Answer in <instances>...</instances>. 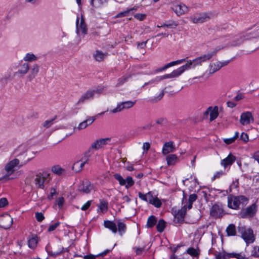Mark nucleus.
Masks as SVG:
<instances>
[{"mask_svg": "<svg viewBox=\"0 0 259 259\" xmlns=\"http://www.w3.org/2000/svg\"><path fill=\"white\" fill-rule=\"evenodd\" d=\"M104 226L111 230L113 233H115L117 232V227L116 224L110 221H104Z\"/></svg>", "mask_w": 259, "mask_h": 259, "instance_id": "nucleus-30", "label": "nucleus"}, {"mask_svg": "<svg viewBox=\"0 0 259 259\" xmlns=\"http://www.w3.org/2000/svg\"><path fill=\"white\" fill-rule=\"evenodd\" d=\"M110 141L111 138H110L97 140L92 143L91 148L96 150L99 149L107 144Z\"/></svg>", "mask_w": 259, "mask_h": 259, "instance_id": "nucleus-15", "label": "nucleus"}, {"mask_svg": "<svg viewBox=\"0 0 259 259\" xmlns=\"http://www.w3.org/2000/svg\"><path fill=\"white\" fill-rule=\"evenodd\" d=\"M219 50V49H215L213 51L197 57L192 61H188L187 63L182 66L184 71L192 67L194 68L197 66L201 65L203 62L209 60L213 56L215 55Z\"/></svg>", "mask_w": 259, "mask_h": 259, "instance_id": "nucleus-1", "label": "nucleus"}, {"mask_svg": "<svg viewBox=\"0 0 259 259\" xmlns=\"http://www.w3.org/2000/svg\"><path fill=\"white\" fill-rule=\"evenodd\" d=\"M163 95H164V91H162L157 97H154V98L152 99V100L155 102L159 101L160 100H161L162 99Z\"/></svg>", "mask_w": 259, "mask_h": 259, "instance_id": "nucleus-61", "label": "nucleus"}, {"mask_svg": "<svg viewBox=\"0 0 259 259\" xmlns=\"http://www.w3.org/2000/svg\"><path fill=\"white\" fill-rule=\"evenodd\" d=\"M247 39L256 38L259 36V22L244 31Z\"/></svg>", "mask_w": 259, "mask_h": 259, "instance_id": "nucleus-9", "label": "nucleus"}, {"mask_svg": "<svg viewBox=\"0 0 259 259\" xmlns=\"http://www.w3.org/2000/svg\"><path fill=\"white\" fill-rule=\"evenodd\" d=\"M172 9L178 16L182 15L188 11V8L183 4L174 6Z\"/></svg>", "mask_w": 259, "mask_h": 259, "instance_id": "nucleus-19", "label": "nucleus"}, {"mask_svg": "<svg viewBox=\"0 0 259 259\" xmlns=\"http://www.w3.org/2000/svg\"><path fill=\"white\" fill-rule=\"evenodd\" d=\"M252 255L255 257L259 258V246H255L252 251Z\"/></svg>", "mask_w": 259, "mask_h": 259, "instance_id": "nucleus-51", "label": "nucleus"}, {"mask_svg": "<svg viewBox=\"0 0 259 259\" xmlns=\"http://www.w3.org/2000/svg\"><path fill=\"white\" fill-rule=\"evenodd\" d=\"M132 10V9H129V10L125 11L124 12H120V13H118L116 15V17L118 18V17H121L126 16L127 15V14H128L130 11H131Z\"/></svg>", "mask_w": 259, "mask_h": 259, "instance_id": "nucleus-56", "label": "nucleus"}, {"mask_svg": "<svg viewBox=\"0 0 259 259\" xmlns=\"http://www.w3.org/2000/svg\"><path fill=\"white\" fill-rule=\"evenodd\" d=\"M114 178L117 180L120 185L124 186L126 184V181L125 179H124L120 174H115L114 175Z\"/></svg>", "mask_w": 259, "mask_h": 259, "instance_id": "nucleus-39", "label": "nucleus"}, {"mask_svg": "<svg viewBox=\"0 0 259 259\" xmlns=\"http://www.w3.org/2000/svg\"><path fill=\"white\" fill-rule=\"evenodd\" d=\"M136 103V102L131 101H125L120 103L117 105V106L114 109L110 111V113L115 114L117 112H120L123 110L128 109L133 107Z\"/></svg>", "mask_w": 259, "mask_h": 259, "instance_id": "nucleus-8", "label": "nucleus"}, {"mask_svg": "<svg viewBox=\"0 0 259 259\" xmlns=\"http://www.w3.org/2000/svg\"><path fill=\"white\" fill-rule=\"evenodd\" d=\"M240 139L245 142H247L249 140L248 136L247 134L242 133L240 136Z\"/></svg>", "mask_w": 259, "mask_h": 259, "instance_id": "nucleus-57", "label": "nucleus"}, {"mask_svg": "<svg viewBox=\"0 0 259 259\" xmlns=\"http://www.w3.org/2000/svg\"><path fill=\"white\" fill-rule=\"evenodd\" d=\"M92 189L90 182L88 180L83 181L79 187V190L84 193H89Z\"/></svg>", "mask_w": 259, "mask_h": 259, "instance_id": "nucleus-22", "label": "nucleus"}, {"mask_svg": "<svg viewBox=\"0 0 259 259\" xmlns=\"http://www.w3.org/2000/svg\"><path fill=\"white\" fill-rule=\"evenodd\" d=\"M107 56V53H104L102 51L97 50L93 54V57L96 61L101 62Z\"/></svg>", "mask_w": 259, "mask_h": 259, "instance_id": "nucleus-29", "label": "nucleus"}, {"mask_svg": "<svg viewBox=\"0 0 259 259\" xmlns=\"http://www.w3.org/2000/svg\"><path fill=\"white\" fill-rule=\"evenodd\" d=\"M210 214L211 216L215 218L221 217L223 214V209L219 205L214 204L211 208Z\"/></svg>", "mask_w": 259, "mask_h": 259, "instance_id": "nucleus-18", "label": "nucleus"}, {"mask_svg": "<svg viewBox=\"0 0 259 259\" xmlns=\"http://www.w3.org/2000/svg\"><path fill=\"white\" fill-rule=\"evenodd\" d=\"M91 202L92 201H88L81 207V209L83 211L87 210L90 207L91 205Z\"/></svg>", "mask_w": 259, "mask_h": 259, "instance_id": "nucleus-58", "label": "nucleus"}, {"mask_svg": "<svg viewBox=\"0 0 259 259\" xmlns=\"http://www.w3.org/2000/svg\"><path fill=\"white\" fill-rule=\"evenodd\" d=\"M236 157L232 154H230L226 158L221 161V164L225 168L228 166L231 165L233 162L236 160Z\"/></svg>", "mask_w": 259, "mask_h": 259, "instance_id": "nucleus-23", "label": "nucleus"}, {"mask_svg": "<svg viewBox=\"0 0 259 259\" xmlns=\"http://www.w3.org/2000/svg\"><path fill=\"white\" fill-rule=\"evenodd\" d=\"M30 67L28 63H21L18 66V71L16 73L21 75H25L29 70Z\"/></svg>", "mask_w": 259, "mask_h": 259, "instance_id": "nucleus-26", "label": "nucleus"}, {"mask_svg": "<svg viewBox=\"0 0 259 259\" xmlns=\"http://www.w3.org/2000/svg\"><path fill=\"white\" fill-rule=\"evenodd\" d=\"M248 199L244 196H229L228 197V206L229 208L237 209L240 204L246 202Z\"/></svg>", "mask_w": 259, "mask_h": 259, "instance_id": "nucleus-4", "label": "nucleus"}, {"mask_svg": "<svg viewBox=\"0 0 259 259\" xmlns=\"http://www.w3.org/2000/svg\"><path fill=\"white\" fill-rule=\"evenodd\" d=\"M134 17L138 20L142 21V20H144L145 18H146V15L145 14H136L134 16Z\"/></svg>", "mask_w": 259, "mask_h": 259, "instance_id": "nucleus-59", "label": "nucleus"}, {"mask_svg": "<svg viewBox=\"0 0 259 259\" xmlns=\"http://www.w3.org/2000/svg\"><path fill=\"white\" fill-rule=\"evenodd\" d=\"M254 159L259 163V151L255 152L253 154Z\"/></svg>", "mask_w": 259, "mask_h": 259, "instance_id": "nucleus-64", "label": "nucleus"}, {"mask_svg": "<svg viewBox=\"0 0 259 259\" xmlns=\"http://www.w3.org/2000/svg\"><path fill=\"white\" fill-rule=\"evenodd\" d=\"M218 107L217 106H215L213 108L211 107V110L210 112V121H212L214 120L218 117Z\"/></svg>", "mask_w": 259, "mask_h": 259, "instance_id": "nucleus-31", "label": "nucleus"}, {"mask_svg": "<svg viewBox=\"0 0 259 259\" xmlns=\"http://www.w3.org/2000/svg\"><path fill=\"white\" fill-rule=\"evenodd\" d=\"M33 157L29 158L26 160H24L23 162H22L20 164V160L17 158H15L10 162H9L5 166V170L7 172V174L5 175L1 179H7L9 177L13 174L15 171L14 168L18 166L19 167L22 166L23 165L26 164L27 162L30 161Z\"/></svg>", "mask_w": 259, "mask_h": 259, "instance_id": "nucleus-2", "label": "nucleus"}, {"mask_svg": "<svg viewBox=\"0 0 259 259\" xmlns=\"http://www.w3.org/2000/svg\"><path fill=\"white\" fill-rule=\"evenodd\" d=\"M241 236L246 243H251L254 240L253 231L251 229H244L241 232Z\"/></svg>", "mask_w": 259, "mask_h": 259, "instance_id": "nucleus-13", "label": "nucleus"}, {"mask_svg": "<svg viewBox=\"0 0 259 259\" xmlns=\"http://www.w3.org/2000/svg\"><path fill=\"white\" fill-rule=\"evenodd\" d=\"M187 253L193 256H197L198 255V252L194 248H189L187 251Z\"/></svg>", "mask_w": 259, "mask_h": 259, "instance_id": "nucleus-48", "label": "nucleus"}, {"mask_svg": "<svg viewBox=\"0 0 259 259\" xmlns=\"http://www.w3.org/2000/svg\"><path fill=\"white\" fill-rule=\"evenodd\" d=\"M24 60L27 62H32L37 60V57L33 54L28 53L24 58Z\"/></svg>", "mask_w": 259, "mask_h": 259, "instance_id": "nucleus-38", "label": "nucleus"}, {"mask_svg": "<svg viewBox=\"0 0 259 259\" xmlns=\"http://www.w3.org/2000/svg\"><path fill=\"white\" fill-rule=\"evenodd\" d=\"M13 224V219L9 214L0 217V225L5 229H9Z\"/></svg>", "mask_w": 259, "mask_h": 259, "instance_id": "nucleus-11", "label": "nucleus"}, {"mask_svg": "<svg viewBox=\"0 0 259 259\" xmlns=\"http://www.w3.org/2000/svg\"><path fill=\"white\" fill-rule=\"evenodd\" d=\"M176 148L172 141L165 142L162 147V153L166 155L176 151Z\"/></svg>", "mask_w": 259, "mask_h": 259, "instance_id": "nucleus-16", "label": "nucleus"}, {"mask_svg": "<svg viewBox=\"0 0 259 259\" xmlns=\"http://www.w3.org/2000/svg\"><path fill=\"white\" fill-rule=\"evenodd\" d=\"M229 257H234L236 258L237 259H247V258L245 256V255L242 253H229L228 254Z\"/></svg>", "mask_w": 259, "mask_h": 259, "instance_id": "nucleus-34", "label": "nucleus"}, {"mask_svg": "<svg viewBox=\"0 0 259 259\" xmlns=\"http://www.w3.org/2000/svg\"><path fill=\"white\" fill-rule=\"evenodd\" d=\"M99 208L102 212L106 211L108 208L107 203L104 201H101L100 203Z\"/></svg>", "mask_w": 259, "mask_h": 259, "instance_id": "nucleus-49", "label": "nucleus"}, {"mask_svg": "<svg viewBox=\"0 0 259 259\" xmlns=\"http://www.w3.org/2000/svg\"><path fill=\"white\" fill-rule=\"evenodd\" d=\"M157 222V219L154 215L150 216L147 220V227L148 228H152L156 225Z\"/></svg>", "mask_w": 259, "mask_h": 259, "instance_id": "nucleus-33", "label": "nucleus"}, {"mask_svg": "<svg viewBox=\"0 0 259 259\" xmlns=\"http://www.w3.org/2000/svg\"><path fill=\"white\" fill-rule=\"evenodd\" d=\"M64 248L63 247H59L58 250H56L55 249H54L53 250L49 251H48L49 253L53 256H56L58 255H60L64 251Z\"/></svg>", "mask_w": 259, "mask_h": 259, "instance_id": "nucleus-37", "label": "nucleus"}, {"mask_svg": "<svg viewBox=\"0 0 259 259\" xmlns=\"http://www.w3.org/2000/svg\"><path fill=\"white\" fill-rule=\"evenodd\" d=\"M238 135L239 133L238 132H235V135L233 137L229 139H224V141L226 144L228 145L232 144L238 137Z\"/></svg>", "mask_w": 259, "mask_h": 259, "instance_id": "nucleus-40", "label": "nucleus"}, {"mask_svg": "<svg viewBox=\"0 0 259 259\" xmlns=\"http://www.w3.org/2000/svg\"><path fill=\"white\" fill-rule=\"evenodd\" d=\"M64 202V199L63 197H59L57 200L56 204L58 205V206L61 208Z\"/></svg>", "mask_w": 259, "mask_h": 259, "instance_id": "nucleus-53", "label": "nucleus"}, {"mask_svg": "<svg viewBox=\"0 0 259 259\" xmlns=\"http://www.w3.org/2000/svg\"><path fill=\"white\" fill-rule=\"evenodd\" d=\"M229 63V61L224 62L217 61L210 64V72L211 73L220 70L222 67L227 65Z\"/></svg>", "mask_w": 259, "mask_h": 259, "instance_id": "nucleus-17", "label": "nucleus"}, {"mask_svg": "<svg viewBox=\"0 0 259 259\" xmlns=\"http://www.w3.org/2000/svg\"><path fill=\"white\" fill-rule=\"evenodd\" d=\"M50 174L47 171L37 173L34 178L33 181L37 189H44L46 183L50 180Z\"/></svg>", "mask_w": 259, "mask_h": 259, "instance_id": "nucleus-3", "label": "nucleus"}, {"mask_svg": "<svg viewBox=\"0 0 259 259\" xmlns=\"http://www.w3.org/2000/svg\"><path fill=\"white\" fill-rule=\"evenodd\" d=\"M101 0H91V4L94 7H98L101 5Z\"/></svg>", "mask_w": 259, "mask_h": 259, "instance_id": "nucleus-52", "label": "nucleus"}, {"mask_svg": "<svg viewBox=\"0 0 259 259\" xmlns=\"http://www.w3.org/2000/svg\"><path fill=\"white\" fill-rule=\"evenodd\" d=\"M85 163L86 161H82L81 160L77 161L73 164L72 169L76 172H79L82 170Z\"/></svg>", "mask_w": 259, "mask_h": 259, "instance_id": "nucleus-28", "label": "nucleus"}, {"mask_svg": "<svg viewBox=\"0 0 259 259\" xmlns=\"http://www.w3.org/2000/svg\"><path fill=\"white\" fill-rule=\"evenodd\" d=\"M95 95V92L93 90H89L86 93L83 94L79 99L76 104L79 105L84 102L85 101L92 99L94 98Z\"/></svg>", "mask_w": 259, "mask_h": 259, "instance_id": "nucleus-21", "label": "nucleus"}, {"mask_svg": "<svg viewBox=\"0 0 259 259\" xmlns=\"http://www.w3.org/2000/svg\"><path fill=\"white\" fill-rule=\"evenodd\" d=\"M35 217L38 222H41L44 219V216L43 214L41 212H36L35 213Z\"/></svg>", "mask_w": 259, "mask_h": 259, "instance_id": "nucleus-54", "label": "nucleus"}, {"mask_svg": "<svg viewBox=\"0 0 259 259\" xmlns=\"http://www.w3.org/2000/svg\"><path fill=\"white\" fill-rule=\"evenodd\" d=\"M256 211L257 205L256 204L254 203L249 207L242 209L239 215L242 218L252 217L256 213Z\"/></svg>", "mask_w": 259, "mask_h": 259, "instance_id": "nucleus-10", "label": "nucleus"}, {"mask_svg": "<svg viewBox=\"0 0 259 259\" xmlns=\"http://www.w3.org/2000/svg\"><path fill=\"white\" fill-rule=\"evenodd\" d=\"M165 228V222L163 220H160L156 226V228L159 232H162L163 231Z\"/></svg>", "mask_w": 259, "mask_h": 259, "instance_id": "nucleus-35", "label": "nucleus"}, {"mask_svg": "<svg viewBox=\"0 0 259 259\" xmlns=\"http://www.w3.org/2000/svg\"><path fill=\"white\" fill-rule=\"evenodd\" d=\"M167 164L168 165H174L178 161V157L176 154H168L166 157Z\"/></svg>", "mask_w": 259, "mask_h": 259, "instance_id": "nucleus-27", "label": "nucleus"}, {"mask_svg": "<svg viewBox=\"0 0 259 259\" xmlns=\"http://www.w3.org/2000/svg\"><path fill=\"white\" fill-rule=\"evenodd\" d=\"M197 199V196L195 194H193L190 195L189 200H188V205L187 206V208L188 209H191L192 207V204L193 202L196 201Z\"/></svg>", "mask_w": 259, "mask_h": 259, "instance_id": "nucleus-36", "label": "nucleus"}, {"mask_svg": "<svg viewBox=\"0 0 259 259\" xmlns=\"http://www.w3.org/2000/svg\"><path fill=\"white\" fill-rule=\"evenodd\" d=\"M153 198H154V197H153V196L150 192L147 193V197H146L147 202H148L150 203L151 202H152V201Z\"/></svg>", "mask_w": 259, "mask_h": 259, "instance_id": "nucleus-62", "label": "nucleus"}, {"mask_svg": "<svg viewBox=\"0 0 259 259\" xmlns=\"http://www.w3.org/2000/svg\"><path fill=\"white\" fill-rule=\"evenodd\" d=\"M150 204L154 205L155 207L157 208L160 207L162 204L160 200L157 197L154 198L152 201V202H151Z\"/></svg>", "mask_w": 259, "mask_h": 259, "instance_id": "nucleus-47", "label": "nucleus"}, {"mask_svg": "<svg viewBox=\"0 0 259 259\" xmlns=\"http://www.w3.org/2000/svg\"><path fill=\"white\" fill-rule=\"evenodd\" d=\"M56 194V191L54 188H52L50 194L48 196L49 200H52L53 198V196Z\"/></svg>", "mask_w": 259, "mask_h": 259, "instance_id": "nucleus-63", "label": "nucleus"}, {"mask_svg": "<svg viewBox=\"0 0 259 259\" xmlns=\"http://www.w3.org/2000/svg\"><path fill=\"white\" fill-rule=\"evenodd\" d=\"M130 77V75H126L121 77L119 78L118 80V83L116 84V86H119L122 84L124 82L127 81V79Z\"/></svg>", "mask_w": 259, "mask_h": 259, "instance_id": "nucleus-46", "label": "nucleus"}, {"mask_svg": "<svg viewBox=\"0 0 259 259\" xmlns=\"http://www.w3.org/2000/svg\"><path fill=\"white\" fill-rule=\"evenodd\" d=\"M37 243V238L35 237H32L28 240V246L30 248H34Z\"/></svg>", "mask_w": 259, "mask_h": 259, "instance_id": "nucleus-42", "label": "nucleus"}, {"mask_svg": "<svg viewBox=\"0 0 259 259\" xmlns=\"http://www.w3.org/2000/svg\"><path fill=\"white\" fill-rule=\"evenodd\" d=\"M184 71V68L182 66H181L178 69L174 70L171 73L169 74L156 77L154 79L151 80L149 81L148 82L145 83L144 84V85H146L149 83H153L155 81H158L164 79L177 77L180 75Z\"/></svg>", "mask_w": 259, "mask_h": 259, "instance_id": "nucleus-5", "label": "nucleus"}, {"mask_svg": "<svg viewBox=\"0 0 259 259\" xmlns=\"http://www.w3.org/2000/svg\"><path fill=\"white\" fill-rule=\"evenodd\" d=\"M226 232L228 236H235L236 233L235 226L230 224L226 229Z\"/></svg>", "mask_w": 259, "mask_h": 259, "instance_id": "nucleus-32", "label": "nucleus"}, {"mask_svg": "<svg viewBox=\"0 0 259 259\" xmlns=\"http://www.w3.org/2000/svg\"><path fill=\"white\" fill-rule=\"evenodd\" d=\"M187 206L184 205L182 208L175 215V221L180 223L184 221V217L186 213Z\"/></svg>", "mask_w": 259, "mask_h": 259, "instance_id": "nucleus-20", "label": "nucleus"}, {"mask_svg": "<svg viewBox=\"0 0 259 259\" xmlns=\"http://www.w3.org/2000/svg\"><path fill=\"white\" fill-rule=\"evenodd\" d=\"M79 23V18H77L76 20V27H77V32H78L79 31H81L82 33L85 34L87 33L88 29L87 28L86 24L84 22V20L83 18L82 17L80 21V23L79 25H78Z\"/></svg>", "mask_w": 259, "mask_h": 259, "instance_id": "nucleus-25", "label": "nucleus"}, {"mask_svg": "<svg viewBox=\"0 0 259 259\" xmlns=\"http://www.w3.org/2000/svg\"><path fill=\"white\" fill-rule=\"evenodd\" d=\"M28 150V145L26 144H22L18 146L14 150L13 154L15 157H20L24 161L27 157V151Z\"/></svg>", "mask_w": 259, "mask_h": 259, "instance_id": "nucleus-6", "label": "nucleus"}, {"mask_svg": "<svg viewBox=\"0 0 259 259\" xmlns=\"http://www.w3.org/2000/svg\"><path fill=\"white\" fill-rule=\"evenodd\" d=\"M117 226H118V230L119 232L121 233V234H122V233L123 232H125V230L126 229V226H125V225L123 223L118 222L117 223Z\"/></svg>", "mask_w": 259, "mask_h": 259, "instance_id": "nucleus-43", "label": "nucleus"}, {"mask_svg": "<svg viewBox=\"0 0 259 259\" xmlns=\"http://www.w3.org/2000/svg\"><path fill=\"white\" fill-rule=\"evenodd\" d=\"M247 40L244 31L234 35L231 38V45L237 46Z\"/></svg>", "mask_w": 259, "mask_h": 259, "instance_id": "nucleus-12", "label": "nucleus"}, {"mask_svg": "<svg viewBox=\"0 0 259 259\" xmlns=\"http://www.w3.org/2000/svg\"><path fill=\"white\" fill-rule=\"evenodd\" d=\"M39 67L37 64H34L30 68L29 75L27 76V79L29 81H31L36 76L39 72Z\"/></svg>", "mask_w": 259, "mask_h": 259, "instance_id": "nucleus-24", "label": "nucleus"}, {"mask_svg": "<svg viewBox=\"0 0 259 259\" xmlns=\"http://www.w3.org/2000/svg\"><path fill=\"white\" fill-rule=\"evenodd\" d=\"M210 19V15L206 13H197L190 17V20L195 24L206 22L209 20Z\"/></svg>", "mask_w": 259, "mask_h": 259, "instance_id": "nucleus-7", "label": "nucleus"}, {"mask_svg": "<svg viewBox=\"0 0 259 259\" xmlns=\"http://www.w3.org/2000/svg\"><path fill=\"white\" fill-rule=\"evenodd\" d=\"M253 121V117L251 112L249 111L243 112L240 116V122L243 125H247Z\"/></svg>", "mask_w": 259, "mask_h": 259, "instance_id": "nucleus-14", "label": "nucleus"}, {"mask_svg": "<svg viewBox=\"0 0 259 259\" xmlns=\"http://www.w3.org/2000/svg\"><path fill=\"white\" fill-rule=\"evenodd\" d=\"M126 184L125 187L126 188H128L129 187H132L134 184V181L133 180V178L131 177H127L126 179Z\"/></svg>", "mask_w": 259, "mask_h": 259, "instance_id": "nucleus-45", "label": "nucleus"}, {"mask_svg": "<svg viewBox=\"0 0 259 259\" xmlns=\"http://www.w3.org/2000/svg\"><path fill=\"white\" fill-rule=\"evenodd\" d=\"M88 123H87L85 120L81 122L78 125L77 127H75L74 130H77L78 131H80L85 128L88 126Z\"/></svg>", "mask_w": 259, "mask_h": 259, "instance_id": "nucleus-44", "label": "nucleus"}, {"mask_svg": "<svg viewBox=\"0 0 259 259\" xmlns=\"http://www.w3.org/2000/svg\"><path fill=\"white\" fill-rule=\"evenodd\" d=\"M175 65H176V63H175V61L171 62L167 64L164 67H162L161 68L159 69V71L164 70L168 68V67H170Z\"/></svg>", "mask_w": 259, "mask_h": 259, "instance_id": "nucleus-60", "label": "nucleus"}, {"mask_svg": "<svg viewBox=\"0 0 259 259\" xmlns=\"http://www.w3.org/2000/svg\"><path fill=\"white\" fill-rule=\"evenodd\" d=\"M60 225V222H57L54 224L51 225L48 228V232H52L55 230Z\"/></svg>", "mask_w": 259, "mask_h": 259, "instance_id": "nucleus-50", "label": "nucleus"}, {"mask_svg": "<svg viewBox=\"0 0 259 259\" xmlns=\"http://www.w3.org/2000/svg\"><path fill=\"white\" fill-rule=\"evenodd\" d=\"M52 171L56 174L61 175L64 171V170L59 165H55L52 167Z\"/></svg>", "mask_w": 259, "mask_h": 259, "instance_id": "nucleus-41", "label": "nucleus"}, {"mask_svg": "<svg viewBox=\"0 0 259 259\" xmlns=\"http://www.w3.org/2000/svg\"><path fill=\"white\" fill-rule=\"evenodd\" d=\"M8 202L6 198H3L0 199V207H4L8 205Z\"/></svg>", "mask_w": 259, "mask_h": 259, "instance_id": "nucleus-55", "label": "nucleus"}]
</instances>
